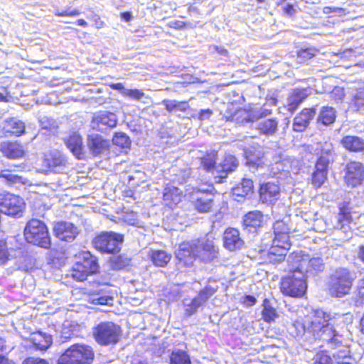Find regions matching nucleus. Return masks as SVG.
I'll list each match as a JSON object with an SVG mask.
<instances>
[{
	"label": "nucleus",
	"mask_w": 364,
	"mask_h": 364,
	"mask_svg": "<svg viewBox=\"0 0 364 364\" xmlns=\"http://www.w3.org/2000/svg\"><path fill=\"white\" fill-rule=\"evenodd\" d=\"M184 305L186 307V314L188 316H191L194 314H196L201 306L200 304L193 298L190 303H186V301H184Z\"/></svg>",
	"instance_id": "nucleus-48"
},
{
	"label": "nucleus",
	"mask_w": 364,
	"mask_h": 364,
	"mask_svg": "<svg viewBox=\"0 0 364 364\" xmlns=\"http://www.w3.org/2000/svg\"><path fill=\"white\" fill-rule=\"evenodd\" d=\"M342 146L350 152H362L364 151V139L358 136L347 135L342 138Z\"/></svg>",
	"instance_id": "nucleus-25"
},
{
	"label": "nucleus",
	"mask_w": 364,
	"mask_h": 364,
	"mask_svg": "<svg viewBox=\"0 0 364 364\" xmlns=\"http://www.w3.org/2000/svg\"><path fill=\"white\" fill-rule=\"evenodd\" d=\"M288 262L293 263L291 266L296 267L299 271L304 273L316 274L322 272L324 269V263L321 257L309 258L308 255L301 256L296 253L288 257Z\"/></svg>",
	"instance_id": "nucleus-12"
},
{
	"label": "nucleus",
	"mask_w": 364,
	"mask_h": 364,
	"mask_svg": "<svg viewBox=\"0 0 364 364\" xmlns=\"http://www.w3.org/2000/svg\"><path fill=\"white\" fill-rule=\"evenodd\" d=\"M91 301L94 304L97 305H111L112 298L109 296H99L98 295H92Z\"/></svg>",
	"instance_id": "nucleus-50"
},
{
	"label": "nucleus",
	"mask_w": 364,
	"mask_h": 364,
	"mask_svg": "<svg viewBox=\"0 0 364 364\" xmlns=\"http://www.w3.org/2000/svg\"><path fill=\"white\" fill-rule=\"evenodd\" d=\"M109 87L114 90H118L120 93L124 97L125 92L127 91L128 89L125 88L122 83H113L109 85Z\"/></svg>",
	"instance_id": "nucleus-56"
},
{
	"label": "nucleus",
	"mask_w": 364,
	"mask_h": 364,
	"mask_svg": "<svg viewBox=\"0 0 364 364\" xmlns=\"http://www.w3.org/2000/svg\"><path fill=\"white\" fill-rule=\"evenodd\" d=\"M171 364H191L190 356L188 353L181 350H173L170 356Z\"/></svg>",
	"instance_id": "nucleus-38"
},
{
	"label": "nucleus",
	"mask_w": 364,
	"mask_h": 364,
	"mask_svg": "<svg viewBox=\"0 0 364 364\" xmlns=\"http://www.w3.org/2000/svg\"><path fill=\"white\" fill-rule=\"evenodd\" d=\"M87 146L90 152L95 156H99L109 147V142L99 134H90L87 139Z\"/></svg>",
	"instance_id": "nucleus-20"
},
{
	"label": "nucleus",
	"mask_w": 364,
	"mask_h": 364,
	"mask_svg": "<svg viewBox=\"0 0 364 364\" xmlns=\"http://www.w3.org/2000/svg\"><path fill=\"white\" fill-rule=\"evenodd\" d=\"M94 353L91 347L84 344H74L59 358L58 364H91Z\"/></svg>",
	"instance_id": "nucleus-8"
},
{
	"label": "nucleus",
	"mask_w": 364,
	"mask_h": 364,
	"mask_svg": "<svg viewBox=\"0 0 364 364\" xmlns=\"http://www.w3.org/2000/svg\"><path fill=\"white\" fill-rule=\"evenodd\" d=\"M253 182L250 179H243L240 185L233 189V194L245 197L252 193Z\"/></svg>",
	"instance_id": "nucleus-36"
},
{
	"label": "nucleus",
	"mask_w": 364,
	"mask_h": 364,
	"mask_svg": "<svg viewBox=\"0 0 364 364\" xmlns=\"http://www.w3.org/2000/svg\"><path fill=\"white\" fill-rule=\"evenodd\" d=\"M279 195V187L274 183H266L261 186L259 190L260 199L264 203H272L277 200Z\"/></svg>",
	"instance_id": "nucleus-24"
},
{
	"label": "nucleus",
	"mask_w": 364,
	"mask_h": 364,
	"mask_svg": "<svg viewBox=\"0 0 364 364\" xmlns=\"http://www.w3.org/2000/svg\"><path fill=\"white\" fill-rule=\"evenodd\" d=\"M314 364H333V362L329 355L323 352H320L314 356Z\"/></svg>",
	"instance_id": "nucleus-49"
},
{
	"label": "nucleus",
	"mask_w": 364,
	"mask_h": 364,
	"mask_svg": "<svg viewBox=\"0 0 364 364\" xmlns=\"http://www.w3.org/2000/svg\"><path fill=\"white\" fill-rule=\"evenodd\" d=\"M344 97V90L343 88L336 87L331 92V97L335 101L341 100Z\"/></svg>",
	"instance_id": "nucleus-52"
},
{
	"label": "nucleus",
	"mask_w": 364,
	"mask_h": 364,
	"mask_svg": "<svg viewBox=\"0 0 364 364\" xmlns=\"http://www.w3.org/2000/svg\"><path fill=\"white\" fill-rule=\"evenodd\" d=\"M216 291V289L210 286H206L203 289L199 291L197 296L194 299L202 306Z\"/></svg>",
	"instance_id": "nucleus-41"
},
{
	"label": "nucleus",
	"mask_w": 364,
	"mask_h": 364,
	"mask_svg": "<svg viewBox=\"0 0 364 364\" xmlns=\"http://www.w3.org/2000/svg\"><path fill=\"white\" fill-rule=\"evenodd\" d=\"M31 341L36 348L41 350L48 349L52 344L51 336L41 331L32 333Z\"/></svg>",
	"instance_id": "nucleus-31"
},
{
	"label": "nucleus",
	"mask_w": 364,
	"mask_h": 364,
	"mask_svg": "<svg viewBox=\"0 0 364 364\" xmlns=\"http://www.w3.org/2000/svg\"><path fill=\"white\" fill-rule=\"evenodd\" d=\"M112 142L114 144L122 148H127L131 144L129 137L123 132H117L113 136Z\"/></svg>",
	"instance_id": "nucleus-43"
},
{
	"label": "nucleus",
	"mask_w": 364,
	"mask_h": 364,
	"mask_svg": "<svg viewBox=\"0 0 364 364\" xmlns=\"http://www.w3.org/2000/svg\"><path fill=\"white\" fill-rule=\"evenodd\" d=\"M212 114L213 112L210 109H201L199 113L198 119L200 121L208 119Z\"/></svg>",
	"instance_id": "nucleus-55"
},
{
	"label": "nucleus",
	"mask_w": 364,
	"mask_h": 364,
	"mask_svg": "<svg viewBox=\"0 0 364 364\" xmlns=\"http://www.w3.org/2000/svg\"><path fill=\"white\" fill-rule=\"evenodd\" d=\"M214 196L210 191L195 190L190 196V201L199 213L209 212L213 205Z\"/></svg>",
	"instance_id": "nucleus-15"
},
{
	"label": "nucleus",
	"mask_w": 364,
	"mask_h": 364,
	"mask_svg": "<svg viewBox=\"0 0 364 364\" xmlns=\"http://www.w3.org/2000/svg\"><path fill=\"white\" fill-rule=\"evenodd\" d=\"M24 235L29 243L48 249L50 246V237L44 223L37 219L28 221L24 229Z\"/></svg>",
	"instance_id": "nucleus-7"
},
{
	"label": "nucleus",
	"mask_w": 364,
	"mask_h": 364,
	"mask_svg": "<svg viewBox=\"0 0 364 364\" xmlns=\"http://www.w3.org/2000/svg\"><path fill=\"white\" fill-rule=\"evenodd\" d=\"M148 255L156 267H165L171 259V255L162 250H150Z\"/></svg>",
	"instance_id": "nucleus-32"
},
{
	"label": "nucleus",
	"mask_w": 364,
	"mask_h": 364,
	"mask_svg": "<svg viewBox=\"0 0 364 364\" xmlns=\"http://www.w3.org/2000/svg\"><path fill=\"white\" fill-rule=\"evenodd\" d=\"M23 364H48V363L44 359L30 357L26 358Z\"/></svg>",
	"instance_id": "nucleus-54"
},
{
	"label": "nucleus",
	"mask_w": 364,
	"mask_h": 364,
	"mask_svg": "<svg viewBox=\"0 0 364 364\" xmlns=\"http://www.w3.org/2000/svg\"><path fill=\"white\" fill-rule=\"evenodd\" d=\"M81 267L86 270L88 274H92L98 271L97 258L92 255L90 252H84L81 255L80 260L77 262Z\"/></svg>",
	"instance_id": "nucleus-30"
},
{
	"label": "nucleus",
	"mask_w": 364,
	"mask_h": 364,
	"mask_svg": "<svg viewBox=\"0 0 364 364\" xmlns=\"http://www.w3.org/2000/svg\"><path fill=\"white\" fill-rule=\"evenodd\" d=\"M124 92V97H129L135 100H139L144 96V92L142 90L138 89H128L127 91Z\"/></svg>",
	"instance_id": "nucleus-51"
},
{
	"label": "nucleus",
	"mask_w": 364,
	"mask_h": 364,
	"mask_svg": "<svg viewBox=\"0 0 364 364\" xmlns=\"http://www.w3.org/2000/svg\"><path fill=\"white\" fill-rule=\"evenodd\" d=\"M0 150L5 156L9 159L21 158L24 154L22 146L16 142H2L0 145Z\"/></svg>",
	"instance_id": "nucleus-26"
},
{
	"label": "nucleus",
	"mask_w": 364,
	"mask_h": 364,
	"mask_svg": "<svg viewBox=\"0 0 364 364\" xmlns=\"http://www.w3.org/2000/svg\"><path fill=\"white\" fill-rule=\"evenodd\" d=\"M4 129H6V132L18 136L24 132L25 125L21 121L10 119L6 122Z\"/></svg>",
	"instance_id": "nucleus-37"
},
{
	"label": "nucleus",
	"mask_w": 364,
	"mask_h": 364,
	"mask_svg": "<svg viewBox=\"0 0 364 364\" xmlns=\"http://www.w3.org/2000/svg\"><path fill=\"white\" fill-rule=\"evenodd\" d=\"M70 275L74 279L82 282L86 279L90 274L81 267L80 264L76 263L71 271Z\"/></svg>",
	"instance_id": "nucleus-44"
},
{
	"label": "nucleus",
	"mask_w": 364,
	"mask_h": 364,
	"mask_svg": "<svg viewBox=\"0 0 364 364\" xmlns=\"http://www.w3.org/2000/svg\"><path fill=\"white\" fill-rule=\"evenodd\" d=\"M277 316V314L274 308L264 306V309L262 311V317L265 321L269 323L272 322L275 319Z\"/></svg>",
	"instance_id": "nucleus-47"
},
{
	"label": "nucleus",
	"mask_w": 364,
	"mask_h": 364,
	"mask_svg": "<svg viewBox=\"0 0 364 364\" xmlns=\"http://www.w3.org/2000/svg\"><path fill=\"white\" fill-rule=\"evenodd\" d=\"M25 208L23 200L10 193H0V211L8 215L21 217Z\"/></svg>",
	"instance_id": "nucleus-13"
},
{
	"label": "nucleus",
	"mask_w": 364,
	"mask_h": 364,
	"mask_svg": "<svg viewBox=\"0 0 364 364\" xmlns=\"http://www.w3.org/2000/svg\"><path fill=\"white\" fill-rule=\"evenodd\" d=\"M346 183L354 187L360 184L364 179V166L360 162L351 161L346 166Z\"/></svg>",
	"instance_id": "nucleus-17"
},
{
	"label": "nucleus",
	"mask_w": 364,
	"mask_h": 364,
	"mask_svg": "<svg viewBox=\"0 0 364 364\" xmlns=\"http://www.w3.org/2000/svg\"><path fill=\"white\" fill-rule=\"evenodd\" d=\"M79 11L77 10L73 11H63L62 12H57L56 15L58 16H75L79 14Z\"/></svg>",
	"instance_id": "nucleus-58"
},
{
	"label": "nucleus",
	"mask_w": 364,
	"mask_h": 364,
	"mask_svg": "<svg viewBox=\"0 0 364 364\" xmlns=\"http://www.w3.org/2000/svg\"><path fill=\"white\" fill-rule=\"evenodd\" d=\"M271 110L269 109H267L265 107L261 108L259 112H258V114L257 115V118L266 117L267 115H269L271 114Z\"/></svg>",
	"instance_id": "nucleus-60"
},
{
	"label": "nucleus",
	"mask_w": 364,
	"mask_h": 364,
	"mask_svg": "<svg viewBox=\"0 0 364 364\" xmlns=\"http://www.w3.org/2000/svg\"><path fill=\"white\" fill-rule=\"evenodd\" d=\"M256 129L261 134L273 136L278 129V121L274 118L262 119L257 123Z\"/></svg>",
	"instance_id": "nucleus-29"
},
{
	"label": "nucleus",
	"mask_w": 364,
	"mask_h": 364,
	"mask_svg": "<svg viewBox=\"0 0 364 364\" xmlns=\"http://www.w3.org/2000/svg\"><path fill=\"white\" fill-rule=\"evenodd\" d=\"M290 330L296 337L309 333L315 339L335 345L341 342V336L335 330L331 316L322 310L314 311L304 318H297L291 324Z\"/></svg>",
	"instance_id": "nucleus-1"
},
{
	"label": "nucleus",
	"mask_w": 364,
	"mask_h": 364,
	"mask_svg": "<svg viewBox=\"0 0 364 364\" xmlns=\"http://www.w3.org/2000/svg\"><path fill=\"white\" fill-rule=\"evenodd\" d=\"M291 274L284 278L281 283V291L283 294L292 297L303 296L306 290L305 275L299 271L296 267L292 266Z\"/></svg>",
	"instance_id": "nucleus-9"
},
{
	"label": "nucleus",
	"mask_w": 364,
	"mask_h": 364,
	"mask_svg": "<svg viewBox=\"0 0 364 364\" xmlns=\"http://www.w3.org/2000/svg\"><path fill=\"white\" fill-rule=\"evenodd\" d=\"M263 223V215L259 211H252L246 214L243 218V225L249 228V231L252 229L256 230L262 226Z\"/></svg>",
	"instance_id": "nucleus-34"
},
{
	"label": "nucleus",
	"mask_w": 364,
	"mask_h": 364,
	"mask_svg": "<svg viewBox=\"0 0 364 364\" xmlns=\"http://www.w3.org/2000/svg\"><path fill=\"white\" fill-rule=\"evenodd\" d=\"M355 274L346 268H338L331 274L328 291L333 297H343L348 294L355 280Z\"/></svg>",
	"instance_id": "nucleus-6"
},
{
	"label": "nucleus",
	"mask_w": 364,
	"mask_h": 364,
	"mask_svg": "<svg viewBox=\"0 0 364 364\" xmlns=\"http://www.w3.org/2000/svg\"><path fill=\"white\" fill-rule=\"evenodd\" d=\"M46 161L49 168L55 173L63 172L68 164L65 156L57 150L50 152Z\"/></svg>",
	"instance_id": "nucleus-22"
},
{
	"label": "nucleus",
	"mask_w": 364,
	"mask_h": 364,
	"mask_svg": "<svg viewBox=\"0 0 364 364\" xmlns=\"http://www.w3.org/2000/svg\"><path fill=\"white\" fill-rule=\"evenodd\" d=\"M93 337L102 346L116 344L121 335V328L112 322H102L93 329Z\"/></svg>",
	"instance_id": "nucleus-10"
},
{
	"label": "nucleus",
	"mask_w": 364,
	"mask_h": 364,
	"mask_svg": "<svg viewBox=\"0 0 364 364\" xmlns=\"http://www.w3.org/2000/svg\"><path fill=\"white\" fill-rule=\"evenodd\" d=\"M121 16L125 21H129L132 18V14L129 12H124L121 14Z\"/></svg>",
	"instance_id": "nucleus-63"
},
{
	"label": "nucleus",
	"mask_w": 364,
	"mask_h": 364,
	"mask_svg": "<svg viewBox=\"0 0 364 364\" xmlns=\"http://www.w3.org/2000/svg\"><path fill=\"white\" fill-rule=\"evenodd\" d=\"M39 122L42 129L48 130L50 132H54L58 127L55 120L46 116L41 117Z\"/></svg>",
	"instance_id": "nucleus-45"
},
{
	"label": "nucleus",
	"mask_w": 364,
	"mask_h": 364,
	"mask_svg": "<svg viewBox=\"0 0 364 364\" xmlns=\"http://www.w3.org/2000/svg\"><path fill=\"white\" fill-rule=\"evenodd\" d=\"M163 198L166 205L172 208L181 202L182 191L175 186H166L164 188Z\"/></svg>",
	"instance_id": "nucleus-28"
},
{
	"label": "nucleus",
	"mask_w": 364,
	"mask_h": 364,
	"mask_svg": "<svg viewBox=\"0 0 364 364\" xmlns=\"http://www.w3.org/2000/svg\"><path fill=\"white\" fill-rule=\"evenodd\" d=\"M0 364H14V363L4 357H0Z\"/></svg>",
	"instance_id": "nucleus-64"
},
{
	"label": "nucleus",
	"mask_w": 364,
	"mask_h": 364,
	"mask_svg": "<svg viewBox=\"0 0 364 364\" xmlns=\"http://www.w3.org/2000/svg\"><path fill=\"white\" fill-rule=\"evenodd\" d=\"M124 240L123 235L114 232H104L96 236L92 244L101 252L116 254L121 250Z\"/></svg>",
	"instance_id": "nucleus-11"
},
{
	"label": "nucleus",
	"mask_w": 364,
	"mask_h": 364,
	"mask_svg": "<svg viewBox=\"0 0 364 364\" xmlns=\"http://www.w3.org/2000/svg\"><path fill=\"white\" fill-rule=\"evenodd\" d=\"M55 235L60 240L72 242L79 233L77 227L72 223L58 222L53 228Z\"/></svg>",
	"instance_id": "nucleus-16"
},
{
	"label": "nucleus",
	"mask_w": 364,
	"mask_h": 364,
	"mask_svg": "<svg viewBox=\"0 0 364 364\" xmlns=\"http://www.w3.org/2000/svg\"><path fill=\"white\" fill-rule=\"evenodd\" d=\"M7 256V250L6 243L0 241V260H4Z\"/></svg>",
	"instance_id": "nucleus-57"
},
{
	"label": "nucleus",
	"mask_w": 364,
	"mask_h": 364,
	"mask_svg": "<svg viewBox=\"0 0 364 364\" xmlns=\"http://www.w3.org/2000/svg\"><path fill=\"white\" fill-rule=\"evenodd\" d=\"M358 257L363 262H364V245L360 246L358 252Z\"/></svg>",
	"instance_id": "nucleus-62"
},
{
	"label": "nucleus",
	"mask_w": 364,
	"mask_h": 364,
	"mask_svg": "<svg viewBox=\"0 0 364 364\" xmlns=\"http://www.w3.org/2000/svg\"><path fill=\"white\" fill-rule=\"evenodd\" d=\"M336 119V111L328 106L322 107L317 117V124L329 126L334 123Z\"/></svg>",
	"instance_id": "nucleus-33"
},
{
	"label": "nucleus",
	"mask_w": 364,
	"mask_h": 364,
	"mask_svg": "<svg viewBox=\"0 0 364 364\" xmlns=\"http://www.w3.org/2000/svg\"><path fill=\"white\" fill-rule=\"evenodd\" d=\"M354 105L359 111H364V88L360 89L354 96Z\"/></svg>",
	"instance_id": "nucleus-46"
},
{
	"label": "nucleus",
	"mask_w": 364,
	"mask_h": 364,
	"mask_svg": "<svg viewBox=\"0 0 364 364\" xmlns=\"http://www.w3.org/2000/svg\"><path fill=\"white\" fill-rule=\"evenodd\" d=\"M274 239L267 253L269 262L276 264L284 260L287 252L291 247L290 228L283 220H277L273 225Z\"/></svg>",
	"instance_id": "nucleus-4"
},
{
	"label": "nucleus",
	"mask_w": 364,
	"mask_h": 364,
	"mask_svg": "<svg viewBox=\"0 0 364 364\" xmlns=\"http://www.w3.org/2000/svg\"><path fill=\"white\" fill-rule=\"evenodd\" d=\"M329 164V159L327 157L321 156L318 159L315 171L312 174V184L315 188H320L327 177V168Z\"/></svg>",
	"instance_id": "nucleus-21"
},
{
	"label": "nucleus",
	"mask_w": 364,
	"mask_h": 364,
	"mask_svg": "<svg viewBox=\"0 0 364 364\" xmlns=\"http://www.w3.org/2000/svg\"><path fill=\"white\" fill-rule=\"evenodd\" d=\"M318 53V50L316 48H307L305 49H301L298 52L297 58L301 63L307 62L309 60L315 57Z\"/></svg>",
	"instance_id": "nucleus-42"
},
{
	"label": "nucleus",
	"mask_w": 364,
	"mask_h": 364,
	"mask_svg": "<svg viewBox=\"0 0 364 364\" xmlns=\"http://www.w3.org/2000/svg\"><path fill=\"white\" fill-rule=\"evenodd\" d=\"M333 146L331 143L325 142L321 149V156L327 157L330 160L332 154Z\"/></svg>",
	"instance_id": "nucleus-53"
},
{
	"label": "nucleus",
	"mask_w": 364,
	"mask_h": 364,
	"mask_svg": "<svg viewBox=\"0 0 364 364\" xmlns=\"http://www.w3.org/2000/svg\"><path fill=\"white\" fill-rule=\"evenodd\" d=\"M284 13H285L287 15H288V16H293V15L295 14V12H296V11H295V9H294V6H293L292 5H291V4H287V5H286V6L284 7Z\"/></svg>",
	"instance_id": "nucleus-59"
},
{
	"label": "nucleus",
	"mask_w": 364,
	"mask_h": 364,
	"mask_svg": "<svg viewBox=\"0 0 364 364\" xmlns=\"http://www.w3.org/2000/svg\"><path fill=\"white\" fill-rule=\"evenodd\" d=\"M130 260L123 255H113L109 259L112 269H121L129 265Z\"/></svg>",
	"instance_id": "nucleus-40"
},
{
	"label": "nucleus",
	"mask_w": 364,
	"mask_h": 364,
	"mask_svg": "<svg viewBox=\"0 0 364 364\" xmlns=\"http://www.w3.org/2000/svg\"><path fill=\"white\" fill-rule=\"evenodd\" d=\"M217 153L212 151L201 159V164L207 171L212 172L215 178H218V183L227 177L228 173L234 171L237 166V161L232 155H227L222 163L215 166Z\"/></svg>",
	"instance_id": "nucleus-5"
},
{
	"label": "nucleus",
	"mask_w": 364,
	"mask_h": 364,
	"mask_svg": "<svg viewBox=\"0 0 364 364\" xmlns=\"http://www.w3.org/2000/svg\"><path fill=\"white\" fill-rule=\"evenodd\" d=\"M163 104L168 112H173L175 110L186 111L189 107L186 102H179L171 100H165L163 101Z\"/></svg>",
	"instance_id": "nucleus-39"
},
{
	"label": "nucleus",
	"mask_w": 364,
	"mask_h": 364,
	"mask_svg": "<svg viewBox=\"0 0 364 364\" xmlns=\"http://www.w3.org/2000/svg\"><path fill=\"white\" fill-rule=\"evenodd\" d=\"M307 90L295 89L287 99V108L289 112H294L300 104L306 98Z\"/></svg>",
	"instance_id": "nucleus-27"
},
{
	"label": "nucleus",
	"mask_w": 364,
	"mask_h": 364,
	"mask_svg": "<svg viewBox=\"0 0 364 364\" xmlns=\"http://www.w3.org/2000/svg\"><path fill=\"white\" fill-rule=\"evenodd\" d=\"M4 178L7 184H26L27 181L22 176L14 173L10 170H3L0 172V178Z\"/></svg>",
	"instance_id": "nucleus-35"
},
{
	"label": "nucleus",
	"mask_w": 364,
	"mask_h": 364,
	"mask_svg": "<svg viewBox=\"0 0 364 364\" xmlns=\"http://www.w3.org/2000/svg\"><path fill=\"white\" fill-rule=\"evenodd\" d=\"M334 219L336 224L331 225L323 218H316L314 220L313 228L318 232H325L327 230L333 228L339 229L346 234V237H349L351 235L350 225H358V220H364V215L353 211L347 206H343L340 208V211Z\"/></svg>",
	"instance_id": "nucleus-3"
},
{
	"label": "nucleus",
	"mask_w": 364,
	"mask_h": 364,
	"mask_svg": "<svg viewBox=\"0 0 364 364\" xmlns=\"http://www.w3.org/2000/svg\"><path fill=\"white\" fill-rule=\"evenodd\" d=\"M256 299L252 296H246L245 303L248 306H253L256 303Z\"/></svg>",
	"instance_id": "nucleus-61"
},
{
	"label": "nucleus",
	"mask_w": 364,
	"mask_h": 364,
	"mask_svg": "<svg viewBox=\"0 0 364 364\" xmlns=\"http://www.w3.org/2000/svg\"><path fill=\"white\" fill-rule=\"evenodd\" d=\"M316 114L315 108H304L294 119L292 129L294 132H302L308 127Z\"/></svg>",
	"instance_id": "nucleus-19"
},
{
	"label": "nucleus",
	"mask_w": 364,
	"mask_h": 364,
	"mask_svg": "<svg viewBox=\"0 0 364 364\" xmlns=\"http://www.w3.org/2000/svg\"><path fill=\"white\" fill-rule=\"evenodd\" d=\"M223 245L230 251L241 249L244 245V241L240 237L237 229L228 228L223 233Z\"/></svg>",
	"instance_id": "nucleus-18"
},
{
	"label": "nucleus",
	"mask_w": 364,
	"mask_h": 364,
	"mask_svg": "<svg viewBox=\"0 0 364 364\" xmlns=\"http://www.w3.org/2000/svg\"><path fill=\"white\" fill-rule=\"evenodd\" d=\"M218 248L213 240L207 239L194 243H183L176 252V257L180 263L185 266H191L196 257L203 261H210L216 258Z\"/></svg>",
	"instance_id": "nucleus-2"
},
{
	"label": "nucleus",
	"mask_w": 364,
	"mask_h": 364,
	"mask_svg": "<svg viewBox=\"0 0 364 364\" xmlns=\"http://www.w3.org/2000/svg\"><path fill=\"white\" fill-rule=\"evenodd\" d=\"M117 122L118 119L114 113L107 111L99 112L94 114L90 127L93 130L106 132L115 127Z\"/></svg>",
	"instance_id": "nucleus-14"
},
{
	"label": "nucleus",
	"mask_w": 364,
	"mask_h": 364,
	"mask_svg": "<svg viewBox=\"0 0 364 364\" xmlns=\"http://www.w3.org/2000/svg\"><path fill=\"white\" fill-rule=\"evenodd\" d=\"M65 143L67 147L78 159H82L85 156L84 146L82 139L79 134L73 133L65 139Z\"/></svg>",
	"instance_id": "nucleus-23"
}]
</instances>
